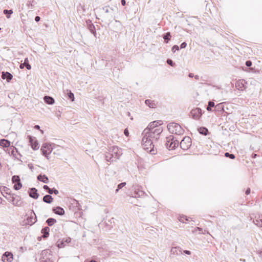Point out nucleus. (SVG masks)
<instances>
[{"mask_svg": "<svg viewBox=\"0 0 262 262\" xmlns=\"http://www.w3.org/2000/svg\"><path fill=\"white\" fill-rule=\"evenodd\" d=\"M142 135H143V137L142 138V142L144 148L146 150H149L150 154H155L153 148L155 146L154 143L155 142L150 138L147 137V135L145 134Z\"/></svg>", "mask_w": 262, "mask_h": 262, "instance_id": "nucleus-1", "label": "nucleus"}, {"mask_svg": "<svg viewBox=\"0 0 262 262\" xmlns=\"http://www.w3.org/2000/svg\"><path fill=\"white\" fill-rule=\"evenodd\" d=\"M167 127L169 132L173 134L181 135L184 133V130L182 128L181 126L175 122L168 123Z\"/></svg>", "mask_w": 262, "mask_h": 262, "instance_id": "nucleus-2", "label": "nucleus"}, {"mask_svg": "<svg viewBox=\"0 0 262 262\" xmlns=\"http://www.w3.org/2000/svg\"><path fill=\"white\" fill-rule=\"evenodd\" d=\"M162 131L163 129L161 127L149 130L147 133V137H149L153 140L154 141L157 142L159 138L158 136L161 134Z\"/></svg>", "mask_w": 262, "mask_h": 262, "instance_id": "nucleus-3", "label": "nucleus"}, {"mask_svg": "<svg viewBox=\"0 0 262 262\" xmlns=\"http://www.w3.org/2000/svg\"><path fill=\"white\" fill-rule=\"evenodd\" d=\"M181 148L183 150L188 149L191 145V139L189 137L185 136L180 143Z\"/></svg>", "mask_w": 262, "mask_h": 262, "instance_id": "nucleus-4", "label": "nucleus"}, {"mask_svg": "<svg viewBox=\"0 0 262 262\" xmlns=\"http://www.w3.org/2000/svg\"><path fill=\"white\" fill-rule=\"evenodd\" d=\"M102 10L108 14V16L112 18L114 14L118 11L117 7L106 6L102 8Z\"/></svg>", "mask_w": 262, "mask_h": 262, "instance_id": "nucleus-5", "label": "nucleus"}, {"mask_svg": "<svg viewBox=\"0 0 262 262\" xmlns=\"http://www.w3.org/2000/svg\"><path fill=\"white\" fill-rule=\"evenodd\" d=\"M163 122L161 120H157L154 121L149 124L148 126L144 129L142 134H145L147 135V133L149 130L154 129L156 127H158L161 124H162Z\"/></svg>", "mask_w": 262, "mask_h": 262, "instance_id": "nucleus-6", "label": "nucleus"}, {"mask_svg": "<svg viewBox=\"0 0 262 262\" xmlns=\"http://www.w3.org/2000/svg\"><path fill=\"white\" fill-rule=\"evenodd\" d=\"M12 182L14 184L13 188L15 190H18L22 187V184L20 182L19 176L14 175L12 177Z\"/></svg>", "mask_w": 262, "mask_h": 262, "instance_id": "nucleus-7", "label": "nucleus"}, {"mask_svg": "<svg viewBox=\"0 0 262 262\" xmlns=\"http://www.w3.org/2000/svg\"><path fill=\"white\" fill-rule=\"evenodd\" d=\"M53 147L51 144H43L41 147V151L43 155L46 156L48 159V155H49L52 151Z\"/></svg>", "mask_w": 262, "mask_h": 262, "instance_id": "nucleus-8", "label": "nucleus"}, {"mask_svg": "<svg viewBox=\"0 0 262 262\" xmlns=\"http://www.w3.org/2000/svg\"><path fill=\"white\" fill-rule=\"evenodd\" d=\"M190 114L193 119L195 120H199L202 115V110L199 107L192 109Z\"/></svg>", "mask_w": 262, "mask_h": 262, "instance_id": "nucleus-9", "label": "nucleus"}, {"mask_svg": "<svg viewBox=\"0 0 262 262\" xmlns=\"http://www.w3.org/2000/svg\"><path fill=\"white\" fill-rule=\"evenodd\" d=\"M110 151H111L112 154H114V158L116 160L118 159L122 154L121 149L119 148L117 146H112L110 147Z\"/></svg>", "mask_w": 262, "mask_h": 262, "instance_id": "nucleus-10", "label": "nucleus"}, {"mask_svg": "<svg viewBox=\"0 0 262 262\" xmlns=\"http://www.w3.org/2000/svg\"><path fill=\"white\" fill-rule=\"evenodd\" d=\"M167 142H171V150L174 149L179 146V142L178 140L174 139L173 136H169L166 138Z\"/></svg>", "mask_w": 262, "mask_h": 262, "instance_id": "nucleus-11", "label": "nucleus"}, {"mask_svg": "<svg viewBox=\"0 0 262 262\" xmlns=\"http://www.w3.org/2000/svg\"><path fill=\"white\" fill-rule=\"evenodd\" d=\"M29 142L30 143L31 147L33 150H37L39 148V146L37 141L35 140V138L31 136H28Z\"/></svg>", "mask_w": 262, "mask_h": 262, "instance_id": "nucleus-12", "label": "nucleus"}, {"mask_svg": "<svg viewBox=\"0 0 262 262\" xmlns=\"http://www.w3.org/2000/svg\"><path fill=\"white\" fill-rule=\"evenodd\" d=\"M50 252L47 249L42 250L41 253L40 262H52L49 257H45L48 254H50Z\"/></svg>", "mask_w": 262, "mask_h": 262, "instance_id": "nucleus-13", "label": "nucleus"}, {"mask_svg": "<svg viewBox=\"0 0 262 262\" xmlns=\"http://www.w3.org/2000/svg\"><path fill=\"white\" fill-rule=\"evenodd\" d=\"M71 242V238L70 237H63L58 240L56 244V246H66L67 244H69Z\"/></svg>", "mask_w": 262, "mask_h": 262, "instance_id": "nucleus-14", "label": "nucleus"}, {"mask_svg": "<svg viewBox=\"0 0 262 262\" xmlns=\"http://www.w3.org/2000/svg\"><path fill=\"white\" fill-rule=\"evenodd\" d=\"M3 262H11L13 260V254L11 252H6L2 257Z\"/></svg>", "mask_w": 262, "mask_h": 262, "instance_id": "nucleus-15", "label": "nucleus"}, {"mask_svg": "<svg viewBox=\"0 0 262 262\" xmlns=\"http://www.w3.org/2000/svg\"><path fill=\"white\" fill-rule=\"evenodd\" d=\"M246 84H247V82L245 80L241 79L236 82L235 87L239 90H243V89H246Z\"/></svg>", "mask_w": 262, "mask_h": 262, "instance_id": "nucleus-16", "label": "nucleus"}, {"mask_svg": "<svg viewBox=\"0 0 262 262\" xmlns=\"http://www.w3.org/2000/svg\"><path fill=\"white\" fill-rule=\"evenodd\" d=\"M88 29L90 31V32L94 34V36L96 37V31L95 30V26L92 23L90 20H88L86 21Z\"/></svg>", "mask_w": 262, "mask_h": 262, "instance_id": "nucleus-17", "label": "nucleus"}, {"mask_svg": "<svg viewBox=\"0 0 262 262\" xmlns=\"http://www.w3.org/2000/svg\"><path fill=\"white\" fill-rule=\"evenodd\" d=\"M28 192L29 196L34 199H37L39 196L37 190L35 188H30Z\"/></svg>", "mask_w": 262, "mask_h": 262, "instance_id": "nucleus-18", "label": "nucleus"}, {"mask_svg": "<svg viewBox=\"0 0 262 262\" xmlns=\"http://www.w3.org/2000/svg\"><path fill=\"white\" fill-rule=\"evenodd\" d=\"M31 213H33V215L31 214L30 216L27 218V222L29 224L33 225L36 222L37 217L33 210L31 211Z\"/></svg>", "mask_w": 262, "mask_h": 262, "instance_id": "nucleus-19", "label": "nucleus"}, {"mask_svg": "<svg viewBox=\"0 0 262 262\" xmlns=\"http://www.w3.org/2000/svg\"><path fill=\"white\" fill-rule=\"evenodd\" d=\"M105 157V160L108 162H112L116 161L114 158V154L111 153V151H110V149H108V151L106 152Z\"/></svg>", "mask_w": 262, "mask_h": 262, "instance_id": "nucleus-20", "label": "nucleus"}, {"mask_svg": "<svg viewBox=\"0 0 262 262\" xmlns=\"http://www.w3.org/2000/svg\"><path fill=\"white\" fill-rule=\"evenodd\" d=\"M2 78L6 79L8 82H9L13 78V75L8 72H2Z\"/></svg>", "mask_w": 262, "mask_h": 262, "instance_id": "nucleus-21", "label": "nucleus"}, {"mask_svg": "<svg viewBox=\"0 0 262 262\" xmlns=\"http://www.w3.org/2000/svg\"><path fill=\"white\" fill-rule=\"evenodd\" d=\"M52 211L55 214L59 215H63L65 213L63 208L60 206H57V207L53 208Z\"/></svg>", "mask_w": 262, "mask_h": 262, "instance_id": "nucleus-22", "label": "nucleus"}, {"mask_svg": "<svg viewBox=\"0 0 262 262\" xmlns=\"http://www.w3.org/2000/svg\"><path fill=\"white\" fill-rule=\"evenodd\" d=\"M43 100L48 104L52 105L55 102L54 98L50 96H45L43 97Z\"/></svg>", "mask_w": 262, "mask_h": 262, "instance_id": "nucleus-23", "label": "nucleus"}, {"mask_svg": "<svg viewBox=\"0 0 262 262\" xmlns=\"http://www.w3.org/2000/svg\"><path fill=\"white\" fill-rule=\"evenodd\" d=\"M37 179L38 181L44 183H48L49 182L48 178L45 174H40L37 176Z\"/></svg>", "mask_w": 262, "mask_h": 262, "instance_id": "nucleus-24", "label": "nucleus"}, {"mask_svg": "<svg viewBox=\"0 0 262 262\" xmlns=\"http://www.w3.org/2000/svg\"><path fill=\"white\" fill-rule=\"evenodd\" d=\"M50 228L46 226L41 229V232L42 234V237L43 238H47L49 235Z\"/></svg>", "mask_w": 262, "mask_h": 262, "instance_id": "nucleus-25", "label": "nucleus"}, {"mask_svg": "<svg viewBox=\"0 0 262 262\" xmlns=\"http://www.w3.org/2000/svg\"><path fill=\"white\" fill-rule=\"evenodd\" d=\"M42 200L45 203L51 204L53 202V198L51 195L46 194L43 197Z\"/></svg>", "mask_w": 262, "mask_h": 262, "instance_id": "nucleus-26", "label": "nucleus"}, {"mask_svg": "<svg viewBox=\"0 0 262 262\" xmlns=\"http://www.w3.org/2000/svg\"><path fill=\"white\" fill-rule=\"evenodd\" d=\"M198 130L201 135L206 136L209 134L208 129L205 127H200L198 128Z\"/></svg>", "mask_w": 262, "mask_h": 262, "instance_id": "nucleus-27", "label": "nucleus"}, {"mask_svg": "<svg viewBox=\"0 0 262 262\" xmlns=\"http://www.w3.org/2000/svg\"><path fill=\"white\" fill-rule=\"evenodd\" d=\"M0 145L3 147H8L10 145V142L5 139H1Z\"/></svg>", "mask_w": 262, "mask_h": 262, "instance_id": "nucleus-28", "label": "nucleus"}, {"mask_svg": "<svg viewBox=\"0 0 262 262\" xmlns=\"http://www.w3.org/2000/svg\"><path fill=\"white\" fill-rule=\"evenodd\" d=\"M253 223L257 227H262V216L261 217L259 216L258 218L255 219L253 220Z\"/></svg>", "mask_w": 262, "mask_h": 262, "instance_id": "nucleus-29", "label": "nucleus"}, {"mask_svg": "<svg viewBox=\"0 0 262 262\" xmlns=\"http://www.w3.org/2000/svg\"><path fill=\"white\" fill-rule=\"evenodd\" d=\"M163 38L164 40V42L166 43H167L168 41L170 40L171 38V34L169 32H168L164 34L163 35Z\"/></svg>", "mask_w": 262, "mask_h": 262, "instance_id": "nucleus-30", "label": "nucleus"}, {"mask_svg": "<svg viewBox=\"0 0 262 262\" xmlns=\"http://www.w3.org/2000/svg\"><path fill=\"white\" fill-rule=\"evenodd\" d=\"M46 222L49 226H52L57 222V221L54 218L50 217L48 219Z\"/></svg>", "mask_w": 262, "mask_h": 262, "instance_id": "nucleus-31", "label": "nucleus"}, {"mask_svg": "<svg viewBox=\"0 0 262 262\" xmlns=\"http://www.w3.org/2000/svg\"><path fill=\"white\" fill-rule=\"evenodd\" d=\"M145 104L148 105L150 108H155L156 106V103L149 99H147L145 101Z\"/></svg>", "mask_w": 262, "mask_h": 262, "instance_id": "nucleus-32", "label": "nucleus"}, {"mask_svg": "<svg viewBox=\"0 0 262 262\" xmlns=\"http://www.w3.org/2000/svg\"><path fill=\"white\" fill-rule=\"evenodd\" d=\"M134 194L135 198H140L143 196L145 194V193L142 190H138V191H135Z\"/></svg>", "mask_w": 262, "mask_h": 262, "instance_id": "nucleus-33", "label": "nucleus"}, {"mask_svg": "<svg viewBox=\"0 0 262 262\" xmlns=\"http://www.w3.org/2000/svg\"><path fill=\"white\" fill-rule=\"evenodd\" d=\"M67 91L68 92L67 95L69 99L71 101H74L75 99L74 94L71 91H69L68 90H67Z\"/></svg>", "mask_w": 262, "mask_h": 262, "instance_id": "nucleus-34", "label": "nucleus"}, {"mask_svg": "<svg viewBox=\"0 0 262 262\" xmlns=\"http://www.w3.org/2000/svg\"><path fill=\"white\" fill-rule=\"evenodd\" d=\"M216 111H224V106L222 103H219L215 106Z\"/></svg>", "mask_w": 262, "mask_h": 262, "instance_id": "nucleus-35", "label": "nucleus"}, {"mask_svg": "<svg viewBox=\"0 0 262 262\" xmlns=\"http://www.w3.org/2000/svg\"><path fill=\"white\" fill-rule=\"evenodd\" d=\"M215 107L214 103L213 101H209L208 102V106L207 107V110L208 111H211V107Z\"/></svg>", "mask_w": 262, "mask_h": 262, "instance_id": "nucleus-36", "label": "nucleus"}, {"mask_svg": "<svg viewBox=\"0 0 262 262\" xmlns=\"http://www.w3.org/2000/svg\"><path fill=\"white\" fill-rule=\"evenodd\" d=\"M4 13L6 15V17L9 18L10 17V15L11 14H12L13 13V11L12 10H7V9H5L4 10Z\"/></svg>", "mask_w": 262, "mask_h": 262, "instance_id": "nucleus-37", "label": "nucleus"}, {"mask_svg": "<svg viewBox=\"0 0 262 262\" xmlns=\"http://www.w3.org/2000/svg\"><path fill=\"white\" fill-rule=\"evenodd\" d=\"M48 193L50 194H55L56 195L58 194L59 193V191L57 189H55V188H51L50 190H49Z\"/></svg>", "mask_w": 262, "mask_h": 262, "instance_id": "nucleus-38", "label": "nucleus"}, {"mask_svg": "<svg viewBox=\"0 0 262 262\" xmlns=\"http://www.w3.org/2000/svg\"><path fill=\"white\" fill-rule=\"evenodd\" d=\"M24 64L26 66V68L28 70H30L31 68V65L29 63V61L28 58H26L24 61Z\"/></svg>", "mask_w": 262, "mask_h": 262, "instance_id": "nucleus-39", "label": "nucleus"}, {"mask_svg": "<svg viewBox=\"0 0 262 262\" xmlns=\"http://www.w3.org/2000/svg\"><path fill=\"white\" fill-rule=\"evenodd\" d=\"M225 156L227 158H229L231 159H235V157L234 154H230L228 152H227L225 154Z\"/></svg>", "mask_w": 262, "mask_h": 262, "instance_id": "nucleus-40", "label": "nucleus"}, {"mask_svg": "<svg viewBox=\"0 0 262 262\" xmlns=\"http://www.w3.org/2000/svg\"><path fill=\"white\" fill-rule=\"evenodd\" d=\"M179 221L181 222L185 223V221H189V218L185 216H181Z\"/></svg>", "mask_w": 262, "mask_h": 262, "instance_id": "nucleus-41", "label": "nucleus"}, {"mask_svg": "<svg viewBox=\"0 0 262 262\" xmlns=\"http://www.w3.org/2000/svg\"><path fill=\"white\" fill-rule=\"evenodd\" d=\"M125 185H126V183L125 182H122V183H120L118 185V188L116 190V191L117 192L119 189H121L122 187L125 186Z\"/></svg>", "mask_w": 262, "mask_h": 262, "instance_id": "nucleus-42", "label": "nucleus"}, {"mask_svg": "<svg viewBox=\"0 0 262 262\" xmlns=\"http://www.w3.org/2000/svg\"><path fill=\"white\" fill-rule=\"evenodd\" d=\"M166 62L168 64H169L170 66H173L174 65V63L173 62V61L170 59H168L166 61Z\"/></svg>", "mask_w": 262, "mask_h": 262, "instance_id": "nucleus-43", "label": "nucleus"}, {"mask_svg": "<svg viewBox=\"0 0 262 262\" xmlns=\"http://www.w3.org/2000/svg\"><path fill=\"white\" fill-rule=\"evenodd\" d=\"M179 50V48L178 47V46L177 45H174L172 47V49H171V51L173 52H175L176 51H177V50Z\"/></svg>", "mask_w": 262, "mask_h": 262, "instance_id": "nucleus-44", "label": "nucleus"}, {"mask_svg": "<svg viewBox=\"0 0 262 262\" xmlns=\"http://www.w3.org/2000/svg\"><path fill=\"white\" fill-rule=\"evenodd\" d=\"M165 145L167 149H168L169 150H171V142H167V140H166Z\"/></svg>", "mask_w": 262, "mask_h": 262, "instance_id": "nucleus-45", "label": "nucleus"}, {"mask_svg": "<svg viewBox=\"0 0 262 262\" xmlns=\"http://www.w3.org/2000/svg\"><path fill=\"white\" fill-rule=\"evenodd\" d=\"M245 64L247 67H250L252 66V61L251 60H247L246 61Z\"/></svg>", "mask_w": 262, "mask_h": 262, "instance_id": "nucleus-46", "label": "nucleus"}, {"mask_svg": "<svg viewBox=\"0 0 262 262\" xmlns=\"http://www.w3.org/2000/svg\"><path fill=\"white\" fill-rule=\"evenodd\" d=\"M187 46V43L186 42H182L180 45V48L181 49H184Z\"/></svg>", "mask_w": 262, "mask_h": 262, "instance_id": "nucleus-47", "label": "nucleus"}, {"mask_svg": "<svg viewBox=\"0 0 262 262\" xmlns=\"http://www.w3.org/2000/svg\"><path fill=\"white\" fill-rule=\"evenodd\" d=\"M43 188L46 190L48 192H49V190H50L51 188L48 185H44L43 186Z\"/></svg>", "mask_w": 262, "mask_h": 262, "instance_id": "nucleus-48", "label": "nucleus"}, {"mask_svg": "<svg viewBox=\"0 0 262 262\" xmlns=\"http://www.w3.org/2000/svg\"><path fill=\"white\" fill-rule=\"evenodd\" d=\"M124 134L127 137H128L129 136V132L127 128H125L124 130Z\"/></svg>", "mask_w": 262, "mask_h": 262, "instance_id": "nucleus-49", "label": "nucleus"}, {"mask_svg": "<svg viewBox=\"0 0 262 262\" xmlns=\"http://www.w3.org/2000/svg\"><path fill=\"white\" fill-rule=\"evenodd\" d=\"M177 247H172V248L171 249V252H172L174 253L175 252H177Z\"/></svg>", "mask_w": 262, "mask_h": 262, "instance_id": "nucleus-50", "label": "nucleus"}, {"mask_svg": "<svg viewBox=\"0 0 262 262\" xmlns=\"http://www.w3.org/2000/svg\"><path fill=\"white\" fill-rule=\"evenodd\" d=\"M250 191H251L250 188H247L245 191L246 194H247V195L249 194L250 193Z\"/></svg>", "mask_w": 262, "mask_h": 262, "instance_id": "nucleus-51", "label": "nucleus"}, {"mask_svg": "<svg viewBox=\"0 0 262 262\" xmlns=\"http://www.w3.org/2000/svg\"><path fill=\"white\" fill-rule=\"evenodd\" d=\"M183 253L187 255H190L191 254V252L189 250H184Z\"/></svg>", "mask_w": 262, "mask_h": 262, "instance_id": "nucleus-52", "label": "nucleus"}, {"mask_svg": "<svg viewBox=\"0 0 262 262\" xmlns=\"http://www.w3.org/2000/svg\"><path fill=\"white\" fill-rule=\"evenodd\" d=\"M40 17L38 16H36L35 17V20L36 21V22H38L40 20Z\"/></svg>", "mask_w": 262, "mask_h": 262, "instance_id": "nucleus-53", "label": "nucleus"}, {"mask_svg": "<svg viewBox=\"0 0 262 262\" xmlns=\"http://www.w3.org/2000/svg\"><path fill=\"white\" fill-rule=\"evenodd\" d=\"M18 155H19V157H16V158L18 160H19V161H20L23 162V161L20 159V158H21V155L20 154H18Z\"/></svg>", "mask_w": 262, "mask_h": 262, "instance_id": "nucleus-54", "label": "nucleus"}, {"mask_svg": "<svg viewBox=\"0 0 262 262\" xmlns=\"http://www.w3.org/2000/svg\"><path fill=\"white\" fill-rule=\"evenodd\" d=\"M121 3L122 6H125L126 4V1L125 0H121Z\"/></svg>", "mask_w": 262, "mask_h": 262, "instance_id": "nucleus-55", "label": "nucleus"}, {"mask_svg": "<svg viewBox=\"0 0 262 262\" xmlns=\"http://www.w3.org/2000/svg\"><path fill=\"white\" fill-rule=\"evenodd\" d=\"M34 128L36 129H40V126L38 125H35V126H34Z\"/></svg>", "mask_w": 262, "mask_h": 262, "instance_id": "nucleus-56", "label": "nucleus"}, {"mask_svg": "<svg viewBox=\"0 0 262 262\" xmlns=\"http://www.w3.org/2000/svg\"><path fill=\"white\" fill-rule=\"evenodd\" d=\"M188 76H189V77H190V78H192V77H194V75H193V73H189V74H188Z\"/></svg>", "mask_w": 262, "mask_h": 262, "instance_id": "nucleus-57", "label": "nucleus"}, {"mask_svg": "<svg viewBox=\"0 0 262 262\" xmlns=\"http://www.w3.org/2000/svg\"><path fill=\"white\" fill-rule=\"evenodd\" d=\"M256 157H257V155L255 154H253L252 155V157L253 158H255Z\"/></svg>", "mask_w": 262, "mask_h": 262, "instance_id": "nucleus-58", "label": "nucleus"}, {"mask_svg": "<svg viewBox=\"0 0 262 262\" xmlns=\"http://www.w3.org/2000/svg\"><path fill=\"white\" fill-rule=\"evenodd\" d=\"M194 78L195 79L198 80L199 79V75H195Z\"/></svg>", "mask_w": 262, "mask_h": 262, "instance_id": "nucleus-59", "label": "nucleus"}, {"mask_svg": "<svg viewBox=\"0 0 262 262\" xmlns=\"http://www.w3.org/2000/svg\"><path fill=\"white\" fill-rule=\"evenodd\" d=\"M24 66H25V65L24 64H21L20 65V68L23 69V68H24Z\"/></svg>", "mask_w": 262, "mask_h": 262, "instance_id": "nucleus-60", "label": "nucleus"}, {"mask_svg": "<svg viewBox=\"0 0 262 262\" xmlns=\"http://www.w3.org/2000/svg\"><path fill=\"white\" fill-rule=\"evenodd\" d=\"M260 256L262 257V251L259 252Z\"/></svg>", "mask_w": 262, "mask_h": 262, "instance_id": "nucleus-61", "label": "nucleus"}, {"mask_svg": "<svg viewBox=\"0 0 262 262\" xmlns=\"http://www.w3.org/2000/svg\"><path fill=\"white\" fill-rule=\"evenodd\" d=\"M130 113H129V112H128V113H127V115H128V116H130Z\"/></svg>", "mask_w": 262, "mask_h": 262, "instance_id": "nucleus-62", "label": "nucleus"}, {"mask_svg": "<svg viewBox=\"0 0 262 262\" xmlns=\"http://www.w3.org/2000/svg\"><path fill=\"white\" fill-rule=\"evenodd\" d=\"M14 197H13V198H12V202H13V201H14Z\"/></svg>", "mask_w": 262, "mask_h": 262, "instance_id": "nucleus-63", "label": "nucleus"}, {"mask_svg": "<svg viewBox=\"0 0 262 262\" xmlns=\"http://www.w3.org/2000/svg\"><path fill=\"white\" fill-rule=\"evenodd\" d=\"M40 132L42 134H43V131L42 130H40Z\"/></svg>", "mask_w": 262, "mask_h": 262, "instance_id": "nucleus-64", "label": "nucleus"}]
</instances>
